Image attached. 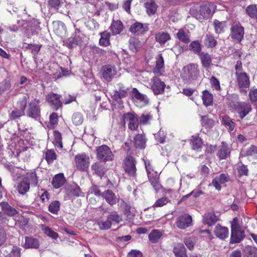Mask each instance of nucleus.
Returning <instances> with one entry per match:
<instances>
[{
  "instance_id": "nucleus-15",
  "label": "nucleus",
  "mask_w": 257,
  "mask_h": 257,
  "mask_svg": "<svg viewBox=\"0 0 257 257\" xmlns=\"http://www.w3.org/2000/svg\"><path fill=\"white\" fill-rule=\"evenodd\" d=\"M132 95L135 98L136 105L139 107H142L149 103V99L147 95L141 93L136 88H133Z\"/></svg>"
},
{
  "instance_id": "nucleus-40",
  "label": "nucleus",
  "mask_w": 257,
  "mask_h": 257,
  "mask_svg": "<svg viewBox=\"0 0 257 257\" xmlns=\"http://www.w3.org/2000/svg\"><path fill=\"white\" fill-rule=\"evenodd\" d=\"M100 38L99 41V44L100 46L106 47L110 45V34L106 31L100 34Z\"/></svg>"
},
{
  "instance_id": "nucleus-58",
  "label": "nucleus",
  "mask_w": 257,
  "mask_h": 257,
  "mask_svg": "<svg viewBox=\"0 0 257 257\" xmlns=\"http://www.w3.org/2000/svg\"><path fill=\"white\" fill-rule=\"evenodd\" d=\"M170 200L166 197H163L157 199L153 204V208L162 207L170 202Z\"/></svg>"
},
{
  "instance_id": "nucleus-1",
  "label": "nucleus",
  "mask_w": 257,
  "mask_h": 257,
  "mask_svg": "<svg viewBox=\"0 0 257 257\" xmlns=\"http://www.w3.org/2000/svg\"><path fill=\"white\" fill-rule=\"evenodd\" d=\"M200 76L198 65L196 63H190L182 69L181 77L187 83H191L198 79Z\"/></svg>"
},
{
  "instance_id": "nucleus-39",
  "label": "nucleus",
  "mask_w": 257,
  "mask_h": 257,
  "mask_svg": "<svg viewBox=\"0 0 257 257\" xmlns=\"http://www.w3.org/2000/svg\"><path fill=\"white\" fill-rule=\"evenodd\" d=\"M119 87L118 91H115L113 95V98L115 100L125 97L127 94V89H125L122 84H118Z\"/></svg>"
},
{
  "instance_id": "nucleus-12",
  "label": "nucleus",
  "mask_w": 257,
  "mask_h": 257,
  "mask_svg": "<svg viewBox=\"0 0 257 257\" xmlns=\"http://www.w3.org/2000/svg\"><path fill=\"white\" fill-rule=\"evenodd\" d=\"M61 97L59 94L51 92L48 94L46 98L51 107L55 110H57L62 105V102L60 100Z\"/></svg>"
},
{
  "instance_id": "nucleus-60",
  "label": "nucleus",
  "mask_w": 257,
  "mask_h": 257,
  "mask_svg": "<svg viewBox=\"0 0 257 257\" xmlns=\"http://www.w3.org/2000/svg\"><path fill=\"white\" fill-rule=\"evenodd\" d=\"M222 122L228 128L230 131H232L234 130L235 124L233 122L232 119L227 115L222 116Z\"/></svg>"
},
{
  "instance_id": "nucleus-18",
  "label": "nucleus",
  "mask_w": 257,
  "mask_h": 257,
  "mask_svg": "<svg viewBox=\"0 0 257 257\" xmlns=\"http://www.w3.org/2000/svg\"><path fill=\"white\" fill-rule=\"evenodd\" d=\"M88 157L85 154L77 155L75 157L76 165L78 169L85 170L88 167Z\"/></svg>"
},
{
  "instance_id": "nucleus-64",
  "label": "nucleus",
  "mask_w": 257,
  "mask_h": 257,
  "mask_svg": "<svg viewBox=\"0 0 257 257\" xmlns=\"http://www.w3.org/2000/svg\"><path fill=\"white\" fill-rule=\"evenodd\" d=\"M244 252L247 257H257V248L247 246L244 249Z\"/></svg>"
},
{
  "instance_id": "nucleus-57",
  "label": "nucleus",
  "mask_w": 257,
  "mask_h": 257,
  "mask_svg": "<svg viewBox=\"0 0 257 257\" xmlns=\"http://www.w3.org/2000/svg\"><path fill=\"white\" fill-rule=\"evenodd\" d=\"M190 14L197 19H201L200 13V5L198 4L192 7L190 10Z\"/></svg>"
},
{
  "instance_id": "nucleus-32",
  "label": "nucleus",
  "mask_w": 257,
  "mask_h": 257,
  "mask_svg": "<svg viewBox=\"0 0 257 257\" xmlns=\"http://www.w3.org/2000/svg\"><path fill=\"white\" fill-rule=\"evenodd\" d=\"M144 6L149 15L150 16L156 13L157 6L154 0H147L144 3Z\"/></svg>"
},
{
  "instance_id": "nucleus-6",
  "label": "nucleus",
  "mask_w": 257,
  "mask_h": 257,
  "mask_svg": "<svg viewBox=\"0 0 257 257\" xmlns=\"http://www.w3.org/2000/svg\"><path fill=\"white\" fill-rule=\"evenodd\" d=\"M97 157L99 160L104 162L111 161L114 158L111 151L106 145H102L97 148Z\"/></svg>"
},
{
  "instance_id": "nucleus-50",
  "label": "nucleus",
  "mask_w": 257,
  "mask_h": 257,
  "mask_svg": "<svg viewBox=\"0 0 257 257\" xmlns=\"http://www.w3.org/2000/svg\"><path fill=\"white\" fill-rule=\"evenodd\" d=\"M10 171L14 180H17L20 178L22 176H25L23 174V170L16 167H11L10 168Z\"/></svg>"
},
{
  "instance_id": "nucleus-8",
  "label": "nucleus",
  "mask_w": 257,
  "mask_h": 257,
  "mask_svg": "<svg viewBox=\"0 0 257 257\" xmlns=\"http://www.w3.org/2000/svg\"><path fill=\"white\" fill-rule=\"evenodd\" d=\"M25 24L23 25V32L28 36L32 35L37 33L39 28L40 23L35 19L30 21L25 20Z\"/></svg>"
},
{
  "instance_id": "nucleus-51",
  "label": "nucleus",
  "mask_w": 257,
  "mask_h": 257,
  "mask_svg": "<svg viewBox=\"0 0 257 257\" xmlns=\"http://www.w3.org/2000/svg\"><path fill=\"white\" fill-rule=\"evenodd\" d=\"M108 219L111 223H118L122 220L121 217L116 211H112L110 212L107 216Z\"/></svg>"
},
{
  "instance_id": "nucleus-29",
  "label": "nucleus",
  "mask_w": 257,
  "mask_h": 257,
  "mask_svg": "<svg viewBox=\"0 0 257 257\" xmlns=\"http://www.w3.org/2000/svg\"><path fill=\"white\" fill-rule=\"evenodd\" d=\"M2 252L5 257H20L21 249L17 246H13L10 251H8L5 247L2 248Z\"/></svg>"
},
{
  "instance_id": "nucleus-45",
  "label": "nucleus",
  "mask_w": 257,
  "mask_h": 257,
  "mask_svg": "<svg viewBox=\"0 0 257 257\" xmlns=\"http://www.w3.org/2000/svg\"><path fill=\"white\" fill-rule=\"evenodd\" d=\"M41 229L46 235L52 239H56L59 237V235L57 232L54 231L51 228L44 224H42Z\"/></svg>"
},
{
  "instance_id": "nucleus-27",
  "label": "nucleus",
  "mask_w": 257,
  "mask_h": 257,
  "mask_svg": "<svg viewBox=\"0 0 257 257\" xmlns=\"http://www.w3.org/2000/svg\"><path fill=\"white\" fill-rule=\"evenodd\" d=\"M218 220V217L215 214L214 212H211L206 213L204 215L203 222L204 224L211 226L214 225Z\"/></svg>"
},
{
  "instance_id": "nucleus-14",
  "label": "nucleus",
  "mask_w": 257,
  "mask_h": 257,
  "mask_svg": "<svg viewBox=\"0 0 257 257\" xmlns=\"http://www.w3.org/2000/svg\"><path fill=\"white\" fill-rule=\"evenodd\" d=\"M103 78L107 82L111 81L117 73V68L114 65H106L101 68Z\"/></svg>"
},
{
  "instance_id": "nucleus-53",
  "label": "nucleus",
  "mask_w": 257,
  "mask_h": 257,
  "mask_svg": "<svg viewBox=\"0 0 257 257\" xmlns=\"http://www.w3.org/2000/svg\"><path fill=\"white\" fill-rule=\"evenodd\" d=\"M213 26L216 33L220 34L223 33L224 31L225 22H220L217 20H215L213 22Z\"/></svg>"
},
{
  "instance_id": "nucleus-36",
  "label": "nucleus",
  "mask_w": 257,
  "mask_h": 257,
  "mask_svg": "<svg viewBox=\"0 0 257 257\" xmlns=\"http://www.w3.org/2000/svg\"><path fill=\"white\" fill-rule=\"evenodd\" d=\"M30 189V183L25 180H23L18 183L17 190L18 193L21 195H25Z\"/></svg>"
},
{
  "instance_id": "nucleus-9",
  "label": "nucleus",
  "mask_w": 257,
  "mask_h": 257,
  "mask_svg": "<svg viewBox=\"0 0 257 257\" xmlns=\"http://www.w3.org/2000/svg\"><path fill=\"white\" fill-rule=\"evenodd\" d=\"M236 76L237 85L241 92L246 93L249 86V79L246 73L237 74Z\"/></svg>"
},
{
  "instance_id": "nucleus-28",
  "label": "nucleus",
  "mask_w": 257,
  "mask_h": 257,
  "mask_svg": "<svg viewBox=\"0 0 257 257\" xmlns=\"http://www.w3.org/2000/svg\"><path fill=\"white\" fill-rule=\"evenodd\" d=\"M147 139L144 134L137 135L134 139V143L137 148L143 149L146 146Z\"/></svg>"
},
{
  "instance_id": "nucleus-38",
  "label": "nucleus",
  "mask_w": 257,
  "mask_h": 257,
  "mask_svg": "<svg viewBox=\"0 0 257 257\" xmlns=\"http://www.w3.org/2000/svg\"><path fill=\"white\" fill-rule=\"evenodd\" d=\"M204 44L208 48H212L217 45V41L214 39L213 36L209 33H207L204 40Z\"/></svg>"
},
{
  "instance_id": "nucleus-44",
  "label": "nucleus",
  "mask_w": 257,
  "mask_h": 257,
  "mask_svg": "<svg viewBox=\"0 0 257 257\" xmlns=\"http://www.w3.org/2000/svg\"><path fill=\"white\" fill-rule=\"evenodd\" d=\"M25 24V20H21L18 21L16 24H12L7 27L6 28L12 32H17L20 30L23 31V26Z\"/></svg>"
},
{
  "instance_id": "nucleus-31",
  "label": "nucleus",
  "mask_w": 257,
  "mask_h": 257,
  "mask_svg": "<svg viewBox=\"0 0 257 257\" xmlns=\"http://www.w3.org/2000/svg\"><path fill=\"white\" fill-rule=\"evenodd\" d=\"M123 25L120 20H113L110 26V29L113 35H117L123 30Z\"/></svg>"
},
{
  "instance_id": "nucleus-61",
  "label": "nucleus",
  "mask_w": 257,
  "mask_h": 257,
  "mask_svg": "<svg viewBox=\"0 0 257 257\" xmlns=\"http://www.w3.org/2000/svg\"><path fill=\"white\" fill-rule=\"evenodd\" d=\"M29 98V97L27 94L23 95L21 98H20L18 102V105L19 106V109H21V110H23L25 112V110L26 109Z\"/></svg>"
},
{
  "instance_id": "nucleus-25",
  "label": "nucleus",
  "mask_w": 257,
  "mask_h": 257,
  "mask_svg": "<svg viewBox=\"0 0 257 257\" xmlns=\"http://www.w3.org/2000/svg\"><path fill=\"white\" fill-rule=\"evenodd\" d=\"M216 236L221 239H224L228 236L229 232L227 227L217 224L214 228Z\"/></svg>"
},
{
  "instance_id": "nucleus-34",
  "label": "nucleus",
  "mask_w": 257,
  "mask_h": 257,
  "mask_svg": "<svg viewBox=\"0 0 257 257\" xmlns=\"http://www.w3.org/2000/svg\"><path fill=\"white\" fill-rule=\"evenodd\" d=\"M25 243L24 247L26 248H38L39 246V241L37 238L26 236L25 238Z\"/></svg>"
},
{
  "instance_id": "nucleus-37",
  "label": "nucleus",
  "mask_w": 257,
  "mask_h": 257,
  "mask_svg": "<svg viewBox=\"0 0 257 257\" xmlns=\"http://www.w3.org/2000/svg\"><path fill=\"white\" fill-rule=\"evenodd\" d=\"M202 99L203 103L205 106H208L212 104L213 96L212 94L207 90L202 91Z\"/></svg>"
},
{
  "instance_id": "nucleus-35",
  "label": "nucleus",
  "mask_w": 257,
  "mask_h": 257,
  "mask_svg": "<svg viewBox=\"0 0 257 257\" xmlns=\"http://www.w3.org/2000/svg\"><path fill=\"white\" fill-rule=\"evenodd\" d=\"M246 14L251 19L257 22V5L251 4L245 8Z\"/></svg>"
},
{
  "instance_id": "nucleus-20",
  "label": "nucleus",
  "mask_w": 257,
  "mask_h": 257,
  "mask_svg": "<svg viewBox=\"0 0 257 257\" xmlns=\"http://www.w3.org/2000/svg\"><path fill=\"white\" fill-rule=\"evenodd\" d=\"M230 151L231 149L229 146L226 143L222 142L218 151L217 156L220 159H225L230 156Z\"/></svg>"
},
{
  "instance_id": "nucleus-33",
  "label": "nucleus",
  "mask_w": 257,
  "mask_h": 257,
  "mask_svg": "<svg viewBox=\"0 0 257 257\" xmlns=\"http://www.w3.org/2000/svg\"><path fill=\"white\" fill-rule=\"evenodd\" d=\"M198 56L200 57L202 65L204 68L210 67L212 64V59L208 53L202 52Z\"/></svg>"
},
{
  "instance_id": "nucleus-26",
  "label": "nucleus",
  "mask_w": 257,
  "mask_h": 257,
  "mask_svg": "<svg viewBox=\"0 0 257 257\" xmlns=\"http://www.w3.org/2000/svg\"><path fill=\"white\" fill-rule=\"evenodd\" d=\"M241 102H239V96L236 93L228 94L226 96V103L234 109Z\"/></svg>"
},
{
  "instance_id": "nucleus-21",
  "label": "nucleus",
  "mask_w": 257,
  "mask_h": 257,
  "mask_svg": "<svg viewBox=\"0 0 257 257\" xmlns=\"http://www.w3.org/2000/svg\"><path fill=\"white\" fill-rule=\"evenodd\" d=\"M229 176L227 174H221L219 176L216 177L212 180V183L217 190L221 189V184H223L228 181Z\"/></svg>"
},
{
  "instance_id": "nucleus-4",
  "label": "nucleus",
  "mask_w": 257,
  "mask_h": 257,
  "mask_svg": "<svg viewBox=\"0 0 257 257\" xmlns=\"http://www.w3.org/2000/svg\"><path fill=\"white\" fill-rule=\"evenodd\" d=\"M136 159L131 156H126L123 161L122 166L125 173L133 178L136 177Z\"/></svg>"
},
{
  "instance_id": "nucleus-22",
  "label": "nucleus",
  "mask_w": 257,
  "mask_h": 257,
  "mask_svg": "<svg viewBox=\"0 0 257 257\" xmlns=\"http://www.w3.org/2000/svg\"><path fill=\"white\" fill-rule=\"evenodd\" d=\"M0 206L2 208V210L10 217H13L19 214V211L11 206L7 202H1Z\"/></svg>"
},
{
  "instance_id": "nucleus-16",
  "label": "nucleus",
  "mask_w": 257,
  "mask_h": 257,
  "mask_svg": "<svg viewBox=\"0 0 257 257\" xmlns=\"http://www.w3.org/2000/svg\"><path fill=\"white\" fill-rule=\"evenodd\" d=\"M156 65L153 72L157 76H161L164 72V60L162 54H158L156 57Z\"/></svg>"
},
{
  "instance_id": "nucleus-47",
  "label": "nucleus",
  "mask_w": 257,
  "mask_h": 257,
  "mask_svg": "<svg viewBox=\"0 0 257 257\" xmlns=\"http://www.w3.org/2000/svg\"><path fill=\"white\" fill-rule=\"evenodd\" d=\"M55 31L59 35L63 34L66 32V27L64 23L56 21L53 23Z\"/></svg>"
},
{
  "instance_id": "nucleus-43",
  "label": "nucleus",
  "mask_w": 257,
  "mask_h": 257,
  "mask_svg": "<svg viewBox=\"0 0 257 257\" xmlns=\"http://www.w3.org/2000/svg\"><path fill=\"white\" fill-rule=\"evenodd\" d=\"M177 38L181 42L188 44L190 42V34L189 32H185L184 30H179L177 33Z\"/></svg>"
},
{
  "instance_id": "nucleus-17",
  "label": "nucleus",
  "mask_w": 257,
  "mask_h": 257,
  "mask_svg": "<svg viewBox=\"0 0 257 257\" xmlns=\"http://www.w3.org/2000/svg\"><path fill=\"white\" fill-rule=\"evenodd\" d=\"M234 110L237 111L239 117L243 119L251 111V106L248 102H241Z\"/></svg>"
},
{
  "instance_id": "nucleus-46",
  "label": "nucleus",
  "mask_w": 257,
  "mask_h": 257,
  "mask_svg": "<svg viewBox=\"0 0 257 257\" xmlns=\"http://www.w3.org/2000/svg\"><path fill=\"white\" fill-rule=\"evenodd\" d=\"M189 50L193 51L195 54L199 55L201 52V45L198 40L193 41L189 46Z\"/></svg>"
},
{
  "instance_id": "nucleus-52",
  "label": "nucleus",
  "mask_w": 257,
  "mask_h": 257,
  "mask_svg": "<svg viewBox=\"0 0 257 257\" xmlns=\"http://www.w3.org/2000/svg\"><path fill=\"white\" fill-rule=\"evenodd\" d=\"M53 143L55 146L58 148L61 149L63 147L62 143V136L60 132L57 131H54Z\"/></svg>"
},
{
  "instance_id": "nucleus-62",
  "label": "nucleus",
  "mask_w": 257,
  "mask_h": 257,
  "mask_svg": "<svg viewBox=\"0 0 257 257\" xmlns=\"http://www.w3.org/2000/svg\"><path fill=\"white\" fill-rule=\"evenodd\" d=\"M81 42V40L79 37H70L67 41V45L69 48L76 47Z\"/></svg>"
},
{
  "instance_id": "nucleus-59",
  "label": "nucleus",
  "mask_w": 257,
  "mask_h": 257,
  "mask_svg": "<svg viewBox=\"0 0 257 257\" xmlns=\"http://www.w3.org/2000/svg\"><path fill=\"white\" fill-rule=\"evenodd\" d=\"M161 235L162 233L160 231L157 230H154L149 234V237L151 242L156 243L160 239Z\"/></svg>"
},
{
  "instance_id": "nucleus-5",
  "label": "nucleus",
  "mask_w": 257,
  "mask_h": 257,
  "mask_svg": "<svg viewBox=\"0 0 257 257\" xmlns=\"http://www.w3.org/2000/svg\"><path fill=\"white\" fill-rule=\"evenodd\" d=\"M244 35V28L239 23L233 24L232 25L230 29V37L234 42L240 43L243 39Z\"/></svg>"
},
{
  "instance_id": "nucleus-49",
  "label": "nucleus",
  "mask_w": 257,
  "mask_h": 257,
  "mask_svg": "<svg viewBox=\"0 0 257 257\" xmlns=\"http://www.w3.org/2000/svg\"><path fill=\"white\" fill-rule=\"evenodd\" d=\"M236 170L237 171L238 176L239 177H241L243 176H248V170L247 166L244 165L241 162L237 164Z\"/></svg>"
},
{
  "instance_id": "nucleus-42",
  "label": "nucleus",
  "mask_w": 257,
  "mask_h": 257,
  "mask_svg": "<svg viewBox=\"0 0 257 257\" xmlns=\"http://www.w3.org/2000/svg\"><path fill=\"white\" fill-rule=\"evenodd\" d=\"M141 46L140 41L135 37H131L129 40V48L133 52H137Z\"/></svg>"
},
{
  "instance_id": "nucleus-19",
  "label": "nucleus",
  "mask_w": 257,
  "mask_h": 257,
  "mask_svg": "<svg viewBox=\"0 0 257 257\" xmlns=\"http://www.w3.org/2000/svg\"><path fill=\"white\" fill-rule=\"evenodd\" d=\"M148 29V24L137 22L131 26L130 31L134 34L141 35L147 32Z\"/></svg>"
},
{
  "instance_id": "nucleus-54",
  "label": "nucleus",
  "mask_w": 257,
  "mask_h": 257,
  "mask_svg": "<svg viewBox=\"0 0 257 257\" xmlns=\"http://www.w3.org/2000/svg\"><path fill=\"white\" fill-rule=\"evenodd\" d=\"M211 7H213V5H204L200 6V13L201 14V19L207 17L211 12Z\"/></svg>"
},
{
  "instance_id": "nucleus-41",
  "label": "nucleus",
  "mask_w": 257,
  "mask_h": 257,
  "mask_svg": "<svg viewBox=\"0 0 257 257\" xmlns=\"http://www.w3.org/2000/svg\"><path fill=\"white\" fill-rule=\"evenodd\" d=\"M149 181L151 183L152 186L156 191H158L161 187V185L159 181V177L155 172V174L150 175L148 176Z\"/></svg>"
},
{
  "instance_id": "nucleus-7",
  "label": "nucleus",
  "mask_w": 257,
  "mask_h": 257,
  "mask_svg": "<svg viewBox=\"0 0 257 257\" xmlns=\"http://www.w3.org/2000/svg\"><path fill=\"white\" fill-rule=\"evenodd\" d=\"M40 100L37 99H34L30 102L27 112L28 116L35 119L39 118L40 116Z\"/></svg>"
},
{
  "instance_id": "nucleus-11",
  "label": "nucleus",
  "mask_w": 257,
  "mask_h": 257,
  "mask_svg": "<svg viewBox=\"0 0 257 257\" xmlns=\"http://www.w3.org/2000/svg\"><path fill=\"white\" fill-rule=\"evenodd\" d=\"M165 86V83L157 76L153 77L151 80V88L155 95L163 93Z\"/></svg>"
},
{
  "instance_id": "nucleus-3",
  "label": "nucleus",
  "mask_w": 257,
  "mask_h": 257,
  "mask_svg": "<svg viewBox=\"0 0 257 257\" xmlns=\"http://www.w3.org/2000/svg\"><path fill=\"white\" fill-rule=\"evenodd\" d=\"M231 233L230 237V243L240 242L244 237V232L241 230L237 223V218H234L231 225Z\"/></svg>"
},
{
  "instance_id": "nucleus-13",
  "label": "nucleus",
  "mask_w": 257,
  "mask_h": 257,
  "mask_svg": "<svg viewBox=\"0 0 257 257\" xmlns=\"http://www.w3.org/2000/svg\"><path fill=\"white\" fill-rule=\"evenodd\" d=\"M175 223L179 229H185L192 225V217L187 214H184L177 217Z\"/></svg>"
},
{
  "instance_id": "nucleus-55",
  "label": "nucleus",
  "mask_w": 257,
  "mask_h": 257,
  "mask_svg": "<svg viewBox=\"0 0 257 257\" xmlns=\"http://www.w3.org/2000/svg\"><path fill=\"white\" fill-rule=\"evenodd\" d=\"M60 205L59 201H53L49 204L48 210L53 214H57L60 210Z\"/></svg>"
},
{
  "instance_id": "nucleus-48",
  "label": "nucleus",
  "mask_w": 257,
  "mask_h": 257,
  "mask_svg": "<svg viewBox=\"0 0 257 257\" xmlns=\"http://www.w3.org/2000/svg\"><path fill=\"white\" fill-rule=\"evenodd\" d=\"M173 252L176 257H187L185 248L181 244H178L174 247Z\"/></svg>"
},
{
  "instance_id": "nucleus-2",
  "label": "nucleus",
  "mask_w": 257,
  "mask_h": 257,
  "mask_svg": "<svg viewBox=\"0 0 257 257\" xmlns=\"http://www.w3.org/2000/svg\"><path fill=\"white\" fill-rule=\"evenodd\" d=\"M90 191L97 197H101L111 206L116 204L118 202V198L115 194L110 189L102 192L99 187L94 185L91 187Z\"/></svg>"
},
{
  "instance_id": "nucleus-10",
  "label": "nucleus",
  "mask_w": 257,
  "mask_h": 257,
  "mask_svg": "<svg viewBox=\"0 0 257 257\" xmlns=\"http://www.w3.org/2000/svg\"><path fill=\"white\" fill-rule=\"evenodd\" d=\"M124 123H127L128 127L131 130H136L139 126L138 116L132 113H127L122 116Z\"/></svg>"
},
{
  "instance_id": "nucleus-63",
  "label": "nucleus",
  "mask_w": 257,
  "mask_h": 257,
  "mask_svg": "<svg viewBox=\"0 0 257 257\" xmlns=\"http://www.w3.org/2000/svg\"><path fill=\"white\" fill-rule=\"evenodd\" d=\"M56 154L55 152L52 150H48L45 154V159L48 164H51L56 159Z\"/></svg>"
},
{
  "instance_id": "nucleus-56",
  "label": "nucleus",
  "mask_w": 257,
  "mask_h": 257,
  "mask_svg": "<svg viewBox=\"0 0 257 257\" xmlns=\"http://www.w3.org/2000/svg\"><path fill=\"white\" fill-rule=\"evenodd\" d=\"M202 141L201 138L194 137L191 140L192 148L195 151H199L202 148Z\"/></svg>"
},
{
  "instance_id": "nucleus-24",
  "label": "nucleus",
  "mask_w": 257,
  "mask_h": 257,
  "mask_svg": "<svg viewBox=\"0 0 257 257\" xmlns=\"http://www.w3.org/2000/svg\"><path fill=\"white\" fill-rule=\"evenodd\" d=\"M66 180L63 173L56 175L52 179V185L55 189H58L64 185Z\"/></svg>"
},
{
  "instance_id": "nucleus-30",
  "label": "nucleus",
  "mask_w": 257,
  "mask_h": 257,
  "mask_svg": "<svg viewBox=\"0 0 257 257\" xmlns=\"http://www.w3.org/2000/svg\"><path fill=\"white\" fill-rule=\"evenodd\" d=\"M170 34L166 32H159L155 35L156 42L161 45L164 44L166 42L170 40Z\"/></svg>"
},
{
  "instance_id": "nucleus-23",
  "label": "nucleus",
  "mask_w": 257,
  "mask_h": 257,
  "mask_svg": "<svg viewBox=\"0 0 257 257\" xmlns=\"http://www.w3.org/2000/svg\"><path fill=\"white\" fill-rule=\"evenodd\" d=\"M25 179L26 181H28L30 184L36 187L38 185V177L36 172L35 169L31 170L28 171L25 175Z\"/></svg>"
}]
</instances>
